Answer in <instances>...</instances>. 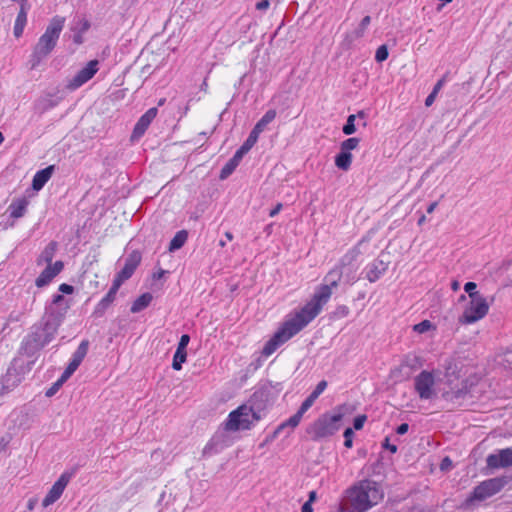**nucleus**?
<instances>
[{"label": "nucleus", "instance_id": "obj_7", "mask_svg": "<svg viewBox=\"0 0 512 512\" xmlns=\"http://www.w3.org/2000/svg\"><path fill=\"white\" fill-rule=\"evenodd\" d=\"M446 386L442 392V398L450 404L451 409L462 405L463 400L470 392L467 380H461L454 373H446Z\"/></svg>", "mask_w": 512, "mask_h": 512}, {"label": "nucleus", "instance_id": "obj_53", "mask_svg": "<svg viewBox=\"0 0 512 512\" xmlns=\"http://www.w3.org/2000/svg\"><path fill=\"white\" fill-rule=\"evenodd\" d=\"M408 429L409 425L407 423H402L397 427L396 433L399 435H404L405 433H407Z\"/></svg>", "mask_w": 512, "mask_h": 512}, {"label": "nucleus", "instance_id": "obj_4", "mask_svg": "<svg viewBox=\"0 0 512 512\" xmlns=\"http://www.w3.org/2000/svg\"><path fill=\"white\" fill-rule=\"evenodd\" d=\"M349 412V406L339 405L330 413H324L306 430L312 440H320L332 436L340 430L343 417Z\"/></svg>", "mask_w": 512, "mask_h": 512}, {"label": "nucleus", "instance_id": "obj_36", "mask_svg": "<svg viewBox=\"0 0 512 512\" xmlns=\"http://www.w3.org/2000/svg\"><path fill=\"white\" fill-rule=\"evenodd\" d=\"M431 329H435V326L429 320H423L413 326V330L419 334H423Z\"/></svg>", "mask_w": 512, "mask_h": 512}, {"label": "nucleus", "instance_id": "obj_28", "mask_svg": "<svg viewBox=\"0 0 512 512\" xmlns=\"http://www.w3.org/2000/svg\"><path fill=\"white\" fill-rule=\"evenodd\" d=\"M20 379L16 373V369L9 368L2 378V384L6 389H12L18 385Z\"/></svg>", "mask_w": 512, "mask_h": 512}, {"label": "nucleus", "instance_id": "obj_5", "mask_svg": "<svg viewBox=\"0 0 512 512\" xmlns=\"http://www.w3.org/2000/svg\"><path fill=\"white\" fill-rule=\"evenodd\" d=\"M383 497V490L377 482L361 481L354 486V512H366L382 501Z\"/></svg>", "mask_w": 512, "mask_h": 512}, {"label": "nucleus", "instance_id": "obj_11", "mask_svg": "<svg viewBox=\"0 0 512 512\" xmlns=\"http://www.w3.org/2000/svg\"><path fill=\"white\" fill-rule=\"evenodd\" d=\"M230 431H233V429H226L224 422L204 447L203 455L211 456L229 447L232 444V439L228 434Z\"/></svg>", "mask_w": 512, "mask_h": 512}, {"label": "nucleus", "instance_id": "obj_33", "mask_svg": "<svg viewBox=\"0 0 512 512\" xmlns=\"http://www.w3.org/2000/svg\"><path fill=\"white\" fill-rule=\"evenodd\" d=\"M187 360V352L186 350H181L179 348L176 349V352L173 357L172 368L176 371L181 370L182 364Z\"/></svg>", "mask_w": 512, "mask_h": 512}, {"label": "nucleus", "instance_id": "obj_45", "mask_svg": "<svg viewBox=\"0 0 512 512\" xmlns=\"http://www.w3.org/2000/svg\"><path fill=\"white\" fill-rule=\"evenodd\" d=\"M366 420H367V416L365 414L358 415V416L354 417V430L362 429Z\"/></svg>", "mask_w": 512, "mask_h": 512}, {"label": "nucleus", "instance_id": "obj_23", "mask_svg": "<svg viewBox=\"0 0 512 512\" xmlns=\"http://www.w3.org/2000/svg\"><path fill=\"white\" fill-rule=\"evenodd\" d=\"M116 292H113L109 289L107 294L98 302L93 311V315L96 317H101L105 314L106 310L110 307V305L116 299Z\"/></svg>", "mask_w": 512, "mask_h": 512}, {"label": "nucleus", "instance_id": "obj_42", "mask_svg": "<svg viewBox=\"0 0 512 512\" xmlns=\"http://www.w3.org/2000/svg\"><path fill=\"white\" fill-rule=\"evenodd\" d=\"M370 21H371L370 16H365V17L362 19V21H361V23H360V25H359L358 30H357V31H354V35H355L356 37H360V36H362V35H363V33H364V30H365V29L367 28V26L370 24Z\"/></svg>", "mask_w": 512, "mask_h": 512}, {"label": "nucleus", "instance_id": "obj_15", "mask_svg": "<svg viewBox=\"0 0 512 512\" xmlns=\"http://www.w3.org/2000/svg\"><path fill=\"white\" fill-rule=\"evenodd\" d=\"M72 477V474L69 472H64L61 474V476L58 478V480L52 485L51 489L45 496V498L42 501L43 507H48L55 503L63 494L66 486L68 485L70 479Z\"/></svg>", "mask_w": 512, "mask_h": 512}, {"label": "nucleus", "instance_id": "obj_44", "mask_svg": "<svg viewBox=\"0 0 512 512\" xmlns=\"http://www.w3.org/2000/svg\"><path fill=\"white\" fill-rule=\"evenodd\" d=\"M327 381L321 380L315 387V389L311 392V395H314V397L318 398L324 390L327 388Z\"/></svg>", "mask_w": 512, "mask_h": 512}, {"label": "nucleus", "instance_id": "obj_16", "mask_svg": "<svg viewBox=\"0 0 512 512\" xmlns=\"http://www.w3.org/2000/svg\"><path fill=\"white\" fill-rule=\"evenodd\" d=\"M487 467L490 469L507 468L512 466V448L499 450L496 454H490L486 458Z\"/></svg>", "mask_w": 512, "mask_h": 512}, {"label": "nucleus", "instance_id": "obj_54", "mask_svg": "<svg viewBox=\"0 0 512 512\" xmlns=\"http://www.w3.org/2000/svg\"><path fill=\"white\" fill-rule=\"evenodd\" d=\"M269 5H270L269 0H261V1L257 2L256 9L257 10H266V9H268Z\"/></svg>", "mask_w": 512, "mask_h": 512}, {"label": "nucleus", "instance_id": "obj_2", "mask_svg": "<svg viewBox=\"0 0 512 512\" xmlns=\"http://www.w3.org/2000/svg\"><path fill=\"white\" fill-rule=\"evenodd\" d=\"M59 327L60 325L54 320L45 319V317L42 316L41 320L34 324L30 332L23 338L19 348V354L27 357L35 356L55 338Z\"/></svg>", "mask_w": 512, "mask_h": 512}, {"label": "nucleus", "instance_id": "obj_13", "mask_svg": "<svg viewBox=\"0 0 512 512\" xmlns=\"http://www.w3.org/2000/svg\"><path fill=\"white\" fill-rule=\"evenodd\" d=\"M98 65V60L89 61L86 66L79 70L77 74L67 83L66 87L73 91L84 85L97 73L99 69Z\"/></svg>", "mask_w": 512, "mask_h": 512}, {"label": "nucleus", "instance_id": "obj_47", "mask_svg": "<svg viewBox=\"0 0 512 512\" xmlns=\"http://www.w3.org/2000/svg\"><path fill=\"white\" fill-rule=\"evenodd\" d=\"M476 287H477V285L474 282H467L464 285V290L466 293H468L470 298H471V295L480 294L478 291H476Z\"/></svg>", "mask_w": 512, "mask_h": 512}, {"label": "nucleus", "instance_id": "obj_59", "mask_svg": "<svg viewBox=\"0 0 512 512\" xmlns=\"http://www.w3.org/2000/svg\"><path fill=\"white\" fill-rule=\"evenodd\" d=\"M435 97H436V94H434L433 92H431V93L427 96V98H426V100H425V105H426V106H430V105H432V103H433V102H434V100H435Z\"/></svg>", "mask_w": 512, "mask_h": 512}, {"label": "nucleus", "instance_id": "obj_31", "mask_svg": "<svg viewBox=\"0 0 512 512\" xmlns=\"http://www.w3.org/2000/svg\"><path fill=\"white\" fill-rule=\"evenodd\" d=\"M276 115L277 112L275 109H269L268 111H266L265 114L261 117V119L255 124L257 130H261L263 132L266 126L276 118Z\"/></svg>", "mask_w": 512, "mask_h": 512}, {"label": "nucleus", "instance_id": "obj_1", "mask_svg": "<svg viewBox=\"0 0 512 512\" xmlns=\"http://www.w3.org/2000/svg\"><path fill=\"white\" fill-rule=\"evenodd\" d=\"M340 278L341 272L338 269L331 270L325 276L324 283L315 290L311 300L300 311L296 312L294 316L285 320L274 335L265 343L261 352L262 355L268 357L273 354L278 347L299 333L316 318L330 299L332 288L337 286Z\"/></svg>", "mask_w": 512, "mask_h": 512}, {"label": "nucleus", "instance_id": "obj_61", "mask_svg": "<svg viewBox=\"0 0 512 512\" xmlns=\"http://www.w3.org/2000/svg\"><path fill=\"white\" fill-rule=\"evenodd\" d=\"M301 512H313L312 504L305 502L301 508Z\"/></svg>", "mask_w": 512, "mask_h": 512}, {"label": "nucleus", "instance_id": "obj_32", "mask_svg": "<svg viewBox=\"0 0 512 512\" xmlns=\"http://www.w3.org/2000/svg\"><path fill=\"white\" fill-rule=\"evenodd\" d=\"M385 270L386 267L382 261H380L378 264L374 263L370 270L367 272L368 280L370 282L376 281Z\"/></svg>", "mask_w": 512, "mask_h": 512}, {"label": "nucleus", "instance_id": "obj_3", "mask_svg": "<svg viewBox=\"0 0 512 512\" xmlns=\"http://www.w3.org/2000/svg\"><path fill=\"white\" fill-rule=\"evenodd\" d=\"M64 25V17L56 15L50 20L48 26L45 29V32L39 37L33 48L29 60L31 69L37 68L40 63L54 50Z\"/></svg>", "mask_w": 512, "mask_h": 512}, {"label": "nucleus", "instance_id": "obj_39", "mask_svg": "<svg viewBox=\"0 0 512 512\" xmlns=\"http://www.w3.org/2000/svg\"><path fill=\"white\" fill-rule=\"evenodd\" d=\"M388 55H389V53H388L387 46L386 45H381L376 50L375 60L377 62H383V61H385L388 58Z\"/></svg>", "mask_w": 512, "mask_h": 512}, {"label": "nucleus", "instance_id": "obj_62", "mask_svg": "<svg viewBox=\"0 0 512 512\" xmlns=\"http://www.w3.org/2000/svg\"><path fill=\"white\" fill-rule=\"evenodd\" d=\"M438 205V202L435 201V202H432L428 207H427V213L431 214L435 208L437 207Z\"/></svg>", "mask_w": 512, "mask_h": 512}, {"label": "nucleus", "instance_id": "obj_17", "mask_svg": "<svg viewBox=\"0 0 512 512\" xmlns=\"http://www.w3.org/2000/svg\"><path fill=\"white\" fill-rule=\"evenodd\" d=\"M64 268L62 261L58 260L53 265H48L36 278L35 285L39 288L47 286Z\"/></svg>", "mask_w": 512, "mask_h": 512}, {"label": "nucleus", "instance_id": "obj_41", "mask_svg": "<svg viewBox=\"0 0 512 512\" xmlns=\"http://www.w3.org/2000/svg\"><path fill=\"white\" fill-rule=\"evenodd\" d=\"M316 397H314V395H309L301 404L299 410H300V413H305L313 404L314 402L316 401Z\"/></svg>", "mask_w": 512, "mask_h": 512}, {"label": "nucleus", "instance_id": "obj_35", "mask_svg": "<svg viewBox=\"0 0 512 512\" xmlns=\"http://www.w3.org/2000/svg\"><path fill=\"white\" fill-rule=\"evenodd\" d=\"M237 166H238L237 163H235L231 159H229L228 162L222 167V169L220 171L219 178L221 180L226 179L234 172V170L236 169Z\"/></svg>", "mask_w": 512, "mask_h": 512}, {"label": "nucleus", "instance_id": "obj_56", "mask_svg": "<svg viewBox=\"0 0 512 512\" xmlns=\"http://www.w3.org/2000/svg\"><path fill=\"white\" fill-rule=\"evenodd\" d=\"M364 116H365L364 112H363V111H359L357 115H354V116H353L354 122H355V121H356V119L358 118V119H359V121H361V125H362L363 127H365V126H366V122H365V121H363ZM358 124L360 125V122H358Z\"/></svg>", "mask_w": 512, "mask_h": 512}, {"label": "nucleus", "instance_id": "obj_48", "mask_svg": "<svg viewBox=\"0 0 512 512\" xmlns=\"http://www.w3.org/2000/svg\"><path fill=\"white\" fill-rule=\"evenodd\" d=\"M72 373L68 370H64L60 378L54 383V386H62L70 377Z\"/></svg>", "mask_w": 512, "mask_h": 512}, {"label": "nucleus", "instance_id": "obj_37", "mask_svg": "<svg viewBox=\"0 0 512 512\" xmlns=\"http://www.w3.org/2000/svg\"><path fill=\"white\" fill-rule=\"evenodd\" d=\"M128 279V276H126L125 274L123 275L122 272L119 271L113 280L110 290L117 293L121 285Z\"/></svg>", "mask_w": 512, "mask_h": 512}, {"label": "nucleus", "instance_id": "obj_38", "mask_svg": "<svg viewBox=\"0 0 512 512\" xmlns=\"http://www.w3.org/2000/svg\"><path fill=\"white\" fill-rule=\"evenodd\" d=\"M128 279V276H126L125 274L123 275L122 272L119 271L113 280L110 290L117 293L121 285Z\"/></svg>", "mask_w": 512, "mask_h": 512}, {"label": "nucleus", "instance_id": "obj_51", "mask_svg": "<svg viewBox=\"0 0 512 512\" xmlns=\"http://www.w3.org/2000/svg\"><path fill=\"white\" fill-rule=\"evenodd\" d=\"M59 291L63 294H72L74 292V287L72 285L63 283L59 286Z\"/></svg>", "mask_w": 512, "mask_h": 512}, {"label": "nucleus", "instance_id": "obj_34", "mask_svg": "<svg viewBox=\"0 0 512 512\" xmlns=\"http://www.w3.org/2000/svg\"><path fill=\"white\" fill-rule=\"evenodd\" d=\"M262 133L261 130H257V128L254 126L251 130L249 136L242 144L247 150H251V148L256 144L258 141L259 135Z\"/></svg>", "mask_w": 512, "mask_h": 512}, {"label": "nucleus", "instance_id": "obj_30", "mask_svg": "<svg viewBox=\"0 0 512 512\" xmlns=\"http://www.w3.org/2000/svg\"><path fill=\"white\" fill-rule=\"evenodd\" d=\"M303 413H300V410L298 409V411L292 415L289 419H287L285 422L281 423L277 429L275 430L274 434L277 435L280 433V431L286 427H290L292 429H294L295 427H297L303 417Z\"/></svg>", "mask_w": 512, "mask_h": 512}, {"label": "nucleus", "instance_id": "obj_25", "mask_svg": "<svg viewBox=\"0 0 512 512\" xmlns=\"http://www.w3.org/2000/svg\"><path fill=\"white\" fill-rule=\"evenodd\" d=\"M153 299V296L150 293H143L131 305L130 311L132 313H138L149 306Z\"/></svg>", "mask_w": 512, "mask_h": 512}, {"label": "nucleus", "instance_id": "obj_10", "mask_svg": "<svg viewBox=\"0 0 512 512\" xmlns=\"http://www.w3.org/2000/svg\"><path fill=\"white\" fill-rule=\"evenodd\" d=\"M489 311L487 299L482 294L471 295L469 305L459 318L461 324H472L484 318Z\"/></svg>", "mask_w": 512, "mask_h": 512}, {"label": "nucleus", "instance_id": "obj_63", "mask_svg": "<svg viewBox=\"0 0 512 512\" xmlns=\"http://www.w3.org/2000/svg\"><path fill=\"white\" fill-rule=\"evenodd\" d=\"M60 386H52L49 390H47L46 392V396H52L58 389H59Z\"/></svg>", "mask_w": 512, "mask_h": 512}, {"label": "nucleus", "instance_id": "obj_12", "mask_svg": "<svg viewBox=\"0 0 512 512\" xmlns=\"http://www.w3.org/2000/svg\"><path fill=\"white\" fill-rule=\"evenodd\" d=\"M69 309V303L63 294H55L52 296V301L45 307V319L54 320L58 325H61L65 315Z\"/></svg>", "mask_w": 512, "mask_h": 512}, {"label": "nucleus", "instance_id": "obj_9", "mask_svg": "<svg viewBox=\"0 0 512 512\" xmlns=\"http://www.w3.org/2000/svg\"><path fill=\"white\" fill-rule=\"evenodd\" d=\"M280 384L276 383L275 385L272 382H267L259 386L254 393L250 396L248 403L256 410L260 415H263V412L267 409V407L274 401L276 398L277 392H279L278 386Z\"/></svg>", "mask_w": 512, "mask_h": 512}, {"label": "nucleus", "instance_id": "obj_8", "mask_svg": "<svg viewBox=\"0 0 512 512\" xmlns=\"http://www.w3.org/2000/svg\"><path fill=\"white\" fill-rule=\"evenodd\" d=\"M508 483L505 476L490 478L479 483L465 500L467 507L471 506L474 501H483L500 492Z\"/></svg>", "mask_w": 512, "mask_h": 512}, {"label": "nucleus", "instance_id": "obj_50", "mask_svg": "<svg viewBox=\"0 0 512 512\" xmlns=\"http://www.w3.org/2000/svg\"><path fill=\"white\" fill-rule=\"evenodd\" d=\"M343 132L346 135L352 134V114L347 117L346 124L343 127Z\"/></svg>", "mask_w": 512, "mask_h": 512}, {"label": "nucleus", "instance_id": "obj_26", "mask_svg": "<svg viewBox=\"0 0 512 512\" xmlns=\"http://www.w3.org/2000/svg\"><path fill=\"white\" fill-rule=\"evenodd\" d=\"M57 250V242L51 241L41 252L38 258V264L47 263L48 265H52L51 262L55 256V252Z\"/></svg>", "mask_w": 512, "mask_h": 512}, {"label": "nucleus", "instance_id": "obj_29", "mask_svg": "<svg viewBox=\"0 0 512 512\" xmlns=\"http://www.w3.org/2000/svg\"><path fill=\"white\" fill-rule=\"evenodd\" d=\"M336 512H352V486L346 488Z\"/></svg>", "mask_w": 512, "mask_h": 512}, {"label": "nucleus", "instance_id": "obj_46", "mask_svg": "<svg viewBox=\"0 0 512 512\" xmlns=\"http://www.w3.org/2000/svg\"><path fill=\"white\" fill-rule=\"evenodd\" d=\"M344 445L348 448H352V427H347L344 431Z\"/></svg>", "mask_w": 512, "mask_h": 512}, {"label": "nucleus", "instance_id": "obj_43", "mask_svg": "<svg viewBox=\"0 0 512 512\" xmlns=\"http://www.w3.org/2000/svg\"><path fill=\"white\" fill-rule=\"evenodd\" d=\"M249 150H247L243 145L240 146V148L235 152L231 160L237 165H239L240 161L242 160L243 156L247 154Z\"/></svg>", "mask_w": 512, "mask_h": 512}, {"label": "nucleus", "instance_id": "obj_19", "mask_svg": "<svg viewBox=\"0 0 512 512\" xmlns=\"http://www.w3.org/2000/svg\"><path fill=\"white\" fill-rule=\"evenodd\" d=\"M352 138L343 141L341 153L335 158V164L339 169L348 170L351 163Z\"/></svg>", "mask_w": 512, "mask_h": 512}, {"label": "nucleus", "instance_id": "obj_60", "mask_svg": "<svg viewBox=\"0 0 512 512\" xmlns=\"http://www.w3.org/2000/svg\"><path fill=\"white\" fill-rule=\"evenodd\" d=\"M444 83V78L440 79L434 86L432 92L437 95L438 91L441 89Z\"/></svg>", "mask_w": 512, "mask_h": 512}, {"label": "nucleus", "instance_id": "obj_22", "mask_svg": "<svg viewBox=\"0 0 512 512\" xmlns=\"http://www.w3.org/2000/svg\"><path fill=\"white\" fill-rule=\"evenodd\" d=\"M54 170L55 166L49 165L48 167L37 171L32 180V188L36 191L41 190L50 180Z\"/></svg>", "mask_w": 512, "mask_h": 512}, {"label": "nucleus", "instance_id": "obj_21", "mask_svg": "<svg viewBox=\"0 0 512 512\" xmlns=\"http://www.w3.org/2000/svg\"><path fill=\"white\" fill-rule=\"evenodd\" d=\"M142 255L138 250L132 251L126 258L123 268L120 270L122 274L129 278L134 274L137 267L140 265Z\"/></svg>", "mask_w": 512, "mask_h": 512}, {"label": "nucleus", "instance_id": "obj_27", "mask_svg": "<svg viewBox=\"0 0 512 512\" xmlns=\"http://www.w3.org/2000/svg\"><path fill=\"white\" fill-rule=\"evenodd\" d=\"M188 239V232L186 230L178 231L169 243L168 250L174 252L184 246Z\"/></svg>", "mask_w": 512, "mask_h": 512}, {"label": "nucleus", "instance_id": "obj_58", "mask_svg": "<svg viewBox=\"0 0 512 512\" xmlns=\"http://www.w3.org/2000/svg\"><path fill=\"white\" fill-rule=\"evenodd\" d=\"M56 105H57L56 101L47 99V100H45L44 110L51 109V108L55 107Z\"/></svg>", "mask_w": 512, "mask_h": 512}, {"label": "nucleus", "instance_id": "obj_6", "mask_svg": "<svg viewBox=\"0 0 512 512\" xmlns=\"http://www.w3.org/2000/svg\"><path fill=\"white\" fill-rule=\"evenodd\" d=\"M261 418L262 415L247 402L229 413L225 427L233 431L249 430Z\"/></svg>", "mask_w": 512, "mask_h": 512}, {"label": "nucleus", "instance_id": "obj_49", "mask_svg": "<svg viewBox=\"0 0 512 512\" xmlns=\"http://www.w3.org/2000/svg\"><path fill=\"white\" fill-rule=\"evenodd\" d=\"M190 342V336L188 334H183L181 337H180V341L178 343V346L177 348L181 349V350H186L188 344Z\"/></svg>", "mask_w": 512, "mask_h": 512}, {"label": "nucleus", "instance_id": "obj_40", "mask_svg": "<svg viewBox=\"0 0 512 512\" xmlns=\"http://www.w3.org/2000/svg\"><path fill=\"white\" fill-rule=\"evenodd\" d=\"M27 9H24L23 7H20V10L18 12V15L16 17V20H15V25H20V26H26V23H27Z\"/></svg>", "mask_w": 512, "mask_h": 512}, {"label": "nucleus", "instance_id": "obj_55", "mask_svg": "<svg viewBox=\"0 0 512 512\" xmlns=\"http://www.w3.org/2000/svg\"><path fill=\"white\" fill-rule=\"evenodd\" d=\"M24 28H25L24 26H20V25H15L14 24V31H13L14 32V36L16 38L21 37L22 34H23V31H24Z\"/></svg>", "mask_w": 512, "mask_h": 512}, {"label": "nucleus", "instance_id": "obj_57", "mask_svg": "<svg viewBox=\"0 0 512 512\" xmlns=\"http://www.w3.org/2000/svg\"><path fill=\"white\" fill-rule=\"evenodd\" d=\"M281 208H282V204H281V203H278V204H277V205H276V206H275V207L270 211L269 216H270V217H274V216H276V215L280 212Z\"/></svg>", "mask_w": 512, "mask_h": 512}, {"label": "nucleus", "instance_id": "obj_20", "mask_svg": "<svg viewBox=\"0 0 512 512\" xmlns=\"http://www.w3.org/2000/svg\"><path fill=\"white\" fill-rule=\"evenodd\" d=\"M88 347V340H83L77 347L76 351L73 353L72 358L65 369L73 374L87 355Z\"/></svg>", "mask_w": 512, "mask_h": 512}, {"label": "nucleus", "instance_id": "obj_52", "mask_svg": "<svg viewBox=\"0 0 512 512\" xmlns=\"http://www.w3.org/2000/svg\"><path fill=\"white\" fill-rule=\"evenodd\" d=\"M383 447L387 450H389L391 453L397 452V446L394 444L389 443V438H385V441L383 443Z\"/></svg>", "mask_w": 512, "mask_h": 512}, {"label": "nucleus", "instance_id": "obj_64", "mask_svg": "<svg viewBox=\"0 0 512 512\" xmlns=\"http://www.w3.org/2000/svg\"><path fill=\"white\" fill-rule=\"evenodd\" d=\"M316 500V491H311L309 493V499L306 502H310L312 504Z\"/></svg>", "mask_w": 512, "mask_h": 512}, {"label": "nucleus", "instance_id": "obj_24", "mask_svg": "<svg viewBox=\"0 0 512 512\" xmlns=\"http://www.w3.org/2000/svg\"><path fill=\"white\" fill-rule=\"evenodd\" d=\"M27 206L28 201L25 198H20L12 201V203L8 207L10 217L15 219L23 217L26 213Z\"/></svg>", "mask_w": 512, "mask_h": 512}, {"label": "nucleus", "instance_id": "obj_18", "mask_svg": "<svg viewBox=\"0 0 512 512\" xmlns=\"http://www.w3.org/2000/svg\"><path fill=\"white\" fill-rule=\"evenodd\" d=\"M158 109L156 107H152L148 109L137 121L134 126L132 137L140 138L144 135L151 122L157 116Z\"/></svg>", "mask_w": 512, "mask_h": 512}, {"label": "nucleus", "instance_id": "obj_14", "mask_svg": "<svg viewBox=\"0 0 512 512\" xmlns=\"http://www.w3.org/2000/svg\"><path fill=\"white\" fill-rule=\"evenodd\" d=\"M435 384L434 376L431 372L423 370L419 375L415 377L414 386L421 399L432 398L434 391L433 386Z\"/></svg>", "mask_w": 512, "mask_h": 512}]
</instances>
